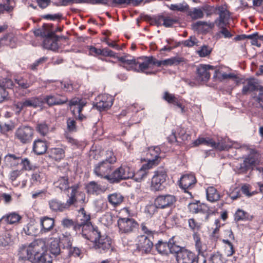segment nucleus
Returning a JSON list of instances; mask_svg holds the SVG:
<instances>
[{
  "instance_id": "nucleus-48",
  "label": "nucleus",
  "mask_w": 263,
  "mask_h": 263,
  "mask_svg": "<svg viewBox=\"0 0 263 263\" xmlns=\"http://www.w3.org/2000/svg\"><path fill=\"white\" fill-rule=\"evenodd\" d=\"M174 238L175 237H173L169 240L170 252L172 253H176V255H177L180 251H182V250L184 248H181L177 245L176 241L174 240Z\"/></svg>"
},
{
  "instance_id": "nucleus-25",
  "label": "nucleus",
  "mask_w": 263,
  "mask_h": 263,
  "mask_svg": "<svg viewBox=\"0 0 263 263\" xmlns=\"http://www.w3.org/2000/svg\"><path fill=\"white\" fill-rule=\"evenodd\" d=\"M257 160V157L256 154H251L247 158H246L242 163H240L236 166L239 170V173L246 171L251 166L254 165Z\"/></svg>"
},
{
  "instance_id": "nucleus-4",
  "label": "nucleus",
  "mask_w": 263,
  "mask_h": 263,
  "mask_svg": "<svg viewBox=\"0 0 263 263\" xmlns=\"http://www.w3.org/2000/svg\"><path fill=\"white\" fill-rule=\"evenodd\" d=\"M112 171V164H109V162L104 161H102L96 164L93 170L94 173L96 176L105 179L109 182Z\"/></svg>"
},
{
  "instance_id": "nucleus-52",
  "label": "nucleus",
  "mask_w": 263,
  "mask_h": 263,
  "mask_svg": "<svg viewBox=\"0 0 263 263\" xmlns=\"http://www.w3.org/2000/svg\"><path fill=\"white\" fill-rule=\"evenodd\" d=\"M170 8L172 10H177L180 12H184L189 10V6L186 3L178 4H172Z\"/></svg>"
},
{
  "instance_id": "nucleus-56",
  "label": "nucleus",
  "mask_w": 263,
  "mask_h": 263,
  "mask_svg": "<svg viewBox=\"0 0 263 263\" xmlns=\"http://www.w3.org/2000/svg\"><path fill=\"white\" fill-rule=\"evenodd\" d=\"M160 20L163 21V25L166 27H172L173 24L177 22V20L176 19L171 18L170 17L161 16Z\"/></svg>"
},
{
  "instance_id": "nucleus-16",
  "label": "nucleus",
  "mask_w": 263,
  "mask_h": 263,
  "mask_svg": "<svg viewBox=\"0 0 263 263\" xmlns=\"http://www.w3.org/2000/svg\"><path fill=\"white\" fill-rule=\"evenodd\" d=\"M137 246L139 251L148 253L151 251L153 243L147 236L142 235L137 237Z\"/></svg>"
},
{
  "instance_id": "nucleus-15",
  "label": "nucleus",
  "mask_w": 263,
  "mask_h": 263,
  "mask_svg": "<svg viewBox=\"0 0 263 263\" xmlns=\"http://www.w3.org/2000/svg\"><path fill=\"white\" fill-rule=\"evenodd\" d=\"M63 237L60 238L62 241H65L64 242L66 245L65 247L67 248L68 251V257L74 256L78 257L80 254V250L77 247H72V237L69 234L66 233L65 234H62Z\"/></svg>"
},
{
  "instance_id": "nucleus-62",
  "label": "nucleus",
  "mask_w": 263,
  "mask_h": 263,
  "mask_svg": "<svg viewBox=\"0 0 263 263\" xmlns=\"http://www.w3.org/2000/svg\"><path fill=\"white\" fill-rule=\"evenodd\" d=\"M190 228L193 231H198L200 228L199 223L197 222L194 219L191 218L188 221Z\"/></svg>"
},
{
  "instance_id": "nucleus-49",
  "label": "nucleus",
  "mask_w": 263,
  "mask_h": 263,
  "mask_svg": "<svg viewBox=\"0 0 263 263\" xmlns=\"http://www.w3.org/2000/svg\"><path fill=\"white\" fill-rule=\"evenodd\" d=\"M235 219L236 221L247 220L251 219L249 214L243 210H238L235 214Z\"/></svg>"
},
{
  "instance_id": "nucleus-33",
  "label": "nucleus",
  "mask_w": 263,
  "mask_h": 263,
  "mask_svg": "<svg viewBox=\"0 0 263 263\" xmlns=\"http://www.w3.org/2000/svg\"><path fill=\"white\" fill-rule=\"evenodd\" d=\"M189 208L193 213H202L206 214L205 218L208 219L210 212L209 208L205 204L198 205L195 203H192L189 205Z\"/></svg>"
},
{
  "instance_id": "nucleus-44",
  "label": "nucleus",
  "mask_w": 263,
  "mask_h": 263,
  "mask_svg": "<svg viewBox=\"0 0 263 263\" xmlns=\"http://www.w3.org/2000/svg\"><path fill=\"white\" fill-rule=\"evenodd\" d=\"M36 130L43 136L47 135L50 131V127L46 122H43L38 123L36 126Z\"/></svg>"
},
{
  "instance_id": "nucleus-14",
  "label": "nucleus",
  "mask_w": 263,
  "mask_h": 263,
  "mask_svg": "<svg viewBox=\"0 0 263 263\" xmlns=\"http://www.w3.org/2000/svg\"><path fill=\"white\" fill-rule=\"evenodd\" d=\"M43 101L49 106H52L65 104L68 101V99L65 96L56 93L45 96Z\"/></svg>"
},
{
  "instance_id": "nucleus-64",
  "label": "nucleus",
  "mask_w": 263,
  "mask_h": 263,
  "mask_svg": "<svg viewBox=\"0 0 263 263\" xmlns=\"http://www.w3.org/2000/svg\"><path fill=\"white\" fill-rule=\"evenodd\" d=\"M67 128L70 132L76 130V121L74 120L69 118L67 121Z\"/></svg>"
},
{
  "instance_id": "nucleus-46",
  "label": "nucleus",
  "mask_w": 263,
  "mask_h": 263,
  "mask_svg": "<svg viewBox=\"0 0 263 263\" xmlns=\"http://www.w3.org/2000/svg\"><path fill=\"white\" fill-rule=\"evenodd\" d=\"M12 239L9 232H6L0 236V246L6 247L10 245Z\"/></svg>"
},
{
  "instance_id": "nucleus-9",
  "label": "nucleus",
  "mask_w": 263,
  "mask_h": 263,
  "mask_svg": "<svg viewBox=\"0 0 263 263\" xmlns=\"http://www.w3.org/2000/svg\"><path fill=\"white\" fill-rule=\"evenodd\" d=\"M81 230L82 236L94 243L102 236L98 228L91 223L85 225Z\"/></svg>"
},
{
  "instance_id": "nucleus-18",
  "label": "nucleus",
  "mask_w": 263,
  "mask_h": 263,
  "mask_svg": "<svg viewBox=\"0 0 263 263\" xmlns=\"http://www.w3.org/2000/svg\"><path fill=\"white\" fill-rule=\"evenodd\" d=\"M196 258L194 253L185 249H183L176 255L177 263H193Z\"/></svg>"
},
{
  "instance_id": "nucleus-24",
  "label": "nucleus",
  "mask_w": 263,
  "mask_h": 263,
  "mask_svg": "<svg viewBox=\"0 0 263 263\" xmlns=\"http://www.w3.org/2000/svg\"><path fill=\"white\" fill-rule=\"evenodd\" d=\"M95 247L100 253H105L111 248V241L109 238L102 236L95 243Z\"/></svg>"
},
{
  "instance_id": "nucleus-63",
  "label": "nucleus",
  "mask_w": 263,
  "mask_h": 263,
  "mask_svg": "<svg viewBox=\"0 0 263 263\" xmlns=\"http://www.w3.org/2000/svg\"><path fill=\"white\" fill-rule=\"evenodd\" d=\"M227 25H221V26H217L221 30L219 33L222 34L225 38H230L232 35L230 32L226 28Z\"/></svg>"
},
{
  "instance_id": "nucleus-8",
  "label": "nucleus",
  "mask_w": 263,
  "mask_h": 263,
  "mask_svg": "<svg viewBox=\"0 0 263 263\" xmlns=\"http://www.w3.org/2000/svg\"><path fill=\"white\" fill-rule=\"evenodd\" d=\"M118 226L121 234H129L137 229L138 224L133 218H120L118 220Z\"/></svg>"
},
{
  "instance_id": "nucleus-36",
  "label": "nucleus",
  "mask_w": 263,
  "mask_h": 263,
  "mask_svg": "<svg viewBox=\"0 0 263 263\" xmlns=\"http://www.w3.org/2000/svg\"><path fill=\"white\" fill-rule=\"evenodd\" d=\"M207 199L210 202H215L220 199V194L213 186H209L206 190Z\"/></svg>"
},
{
  "instance_id": "nucleus-20",
  "label": "nucleus",
  "mask_w": 263,
  "mask_h": 263,
  "mask_svg": "<svg viewBox=\"0 0 263 263\" xmlns=\"http://www.w3.org/2000/svg\"><path fill=\"white\" fill-rule=\"evenodd\" d=\"M152 57H142L137 60V66L135 71L145 72V70L152 67ZM146 74L148 73L146 72Z\"/></svg>"
},
{
  "instance_id": "nucleus-3",
  "label": "nucleus",
  "mask_w": 263,
  "mask_h": 263,
  "mask_svg": "<svg viewBox=\"0 0 263 263\" xmlns=\"http://www.w3.org/2000/svg\"><path fill=\"white\" fill-rule=\"evenodd\" d=\"M133 176L134 171L132 168L127 165H121L112 171L110 183H118L122 180L133 178Z\"/></svg>"
},
{
  "instance_id": "nucleus-13",
  "label": "nucleus",
  "mask_w": 263,
  "mask_h": 263,
  "mask_svg": "<svg viewBox=\"0 0 263 263\" xmlns=\"http://www.w3.org/2000/svg\"><path fill=\"white\" fill-rule=\"evenodd\" d=\"M200 144H204L212 148L217 149L219 151H223L228 146L223 145L221 144V142H218L217 143L210 138L199 137L197 140H195L193 142V145L194 146H197Z\"/></svg>"
},
{
  "instance_id": "nucleus-30",
  "label": "nucleus",
  "mask_w": 263,
  "mask_h": 263,
  "mask_svg": "<svg viewBox=\"0 0 263 263\" xmlns=\"http://www.w3.org/2000/svg\"><path fill=\"white\" fill-rule=\"evenodd\" d=\"M148 165H149V163L143 164L139 170H138L135 174L134 173L133 177L135 181L137 182H140L146 177L148 173V170L152 167Z\"/></svg>"
},
{
  "instance_id": "nucleus-17",
  "label": "nucleus",
  "mask_w": 263,
  "mask_h": 263,
  "mask_svg": "<svg viewBox=\"0 0 263 263\" xmlns=\"http://www.w3.org/2000/svg\"><path fill=\"white\" fill-rule=\"evenodd\" d=\"M97 101L96 106L100 111L109 108L113 103L112 96L106 94L99 96Z\"/></svg>"
},
{
  "instance_id": "nucleus-23",
  "label": "nucleus",
  "mask_w": 263,
  "mask_h": 263,
  "mask_svg": "<svg viewBox=\"0 0 263 263\" xmlns=\"http://www.w3.org/2000/svg\"><path fill=\"white\" fill-rule=\"evenodd\" d=\"M214 67L210 65H200L197 68V78L201 81H208L210 78V70Z\"/></svg>"
},
{
  "instance_id": "nucleus-54",
  "label": "nucleus",
  "mask_w": 263,
  "mask_h": 263,
  "mask_svg": "<svg viewBox=\"0 0 263 263\" xmlns=\"http://www.w3.org/2000/svg\"><path fill=\"white\" fill-rule=\"evenodd\" d=\"M216 23L214 22H205V21H198L196 22L193 25V28L198 29L201 26H206L210 29H213Z\"/></svg>"
},
{
  "instance_id": "nucleus-59",
  "label": "nucleus",
  "mask_w": 263,
  "mask_h": 263,
  "mask_svg": "<svg viewBox=\"0 0 263 263\" xmlns=\"http://www.w3.org/2000/svg\"><path fill=\"white\" fill-rule=\"evenodd\" d=\"M258 96L254 98L255 101L258 103V107L263 108V87L260 86Z\"/></svg>"
},
{
  "instance_id": "nucleus-12",
  "label": "nucleus",
  "mask_w": 263,
  "mask_h": 263,
  "mask_svg": "<svg viewBox=\"0 0 263 263\" xmlns=\"http://www.w3.org/2000/svg\"><path fill=\"white\" fill-rule=\"evenodd\" d=\"M216 10L218 11L219 14V17L215 20L217 26L227 25L229 24L230 16L227 6L223 5L218 6L216 7Z\"/></svg>"
},
{
  "instance_id": "nucleus-47",
  "label": "nucleus",
  "mask_w": 263,
  "mask_h": 263,
  "mask_svg": "<svg viewBox=\"0 0 263 263\" xmlns=\"http://www.w3.org/2000/svg\"><path fill=\"white\" fill-rule=\"evenodd\" d=\"M214 77H217L219 80L222 81L228 79H236V76L232 73H222L221 71L217 70L215 71V74L214 75Z\"/></svg>"
},
{
  "instance_id": "nucleus-11",
  "label": "nucleus",
  "mask_w": 263,
  "mask_h": 263,
  "mask_svg": "<svg viewBox=\"0 0 263 263\" xmlns=\"http://www.w3.org/2000/svg\"><path fill=\"white\" fill-rule=\"evenodd\" d=\"M59 36L55 34L54 31L51 30L48 32V35L45 38L43 46L46 49L53 51H57L59 48L57 43Z\"/></svg>"
},
{
  "instance_id": "nucleus-55",
  "label": "nucleus",
  "mask_w": 263,
  "mask_h": 263,
  "mask_svg": "<svg viewBox=\"0 0 263 263\" xmlns=\"http://www.w3.org/2000/svg\"><path fill=\"white\" fill-rule=\"evenodd\" d=\"M15 82L22 89H27L32 85V84L28 82L27 80L21 77L15 78Z\"/></svg>"
},
{
  "instance_id": "nucleus-50",
  "label": "nucleus",
  "mask_w": 263,
  "mask_h": 263,
  "mask_svg": "<svg viewBox=\"0 0 263 263\" xmlns=\"http://www.w3.org/2000/svg\"><path fill=\"white\" fill-rule=\"evenodd\" d=\"M13 82L10 79H6L5 81H0V87H2V91L3 93V99L5 98L8 96V92L6 91L4 87L10 88L13 86Z\"/></svg>"
},
{
  "instance_id": "nucleus-51",
  "label": "nucleus",
  "mask_w": 263,
  "mask_h": 263,
  "mask_svg": "<svg viewBox=\"0 0 263 263\" xmlns=\"http://www.w3.org/2000/svg\"><path fill=\"white\" fill-rule=\"evenodd\" d=\"M114 216L112 214L109 212L106 213L101 218V222L106 226H110L113 222Z\"/></svg>"
},
{
  "instance_id": "nucleus-35",
  "label": "nucleus",
  "mask_w": 263,
  "mask_h": 263,
  "mask_svg": "<svg viewBox=\"0 0 263 263\" xmlns=\"http://www.w3.org/2000/svg\"><path fill=\"white\" fill-rule=\"evenodd\" d=\"M244 84L242 89V93L247 95L250 91H253L256 89V84L254 79L252 78L247 79L243 83Z\"/></svg>"
},
{
  "instance_id": "nucleus-6",
  "label": "nucleus",
  "mask_w": 263,
  "mask_h": 263,
  "mask_svg": "<svg viewBox=\"0 0 263 263\" xmlns=\"http://www.w3.org/2000/svg\"><path fill=\"white\" fill-rule=\"evenodd\" d=\"M70 106H73L72 110L76 119L82 121L86 119V116L81 113L83 108L86 105V101L78 98H73L69 101Z\"/></svg>"
},
{
  "instance_id": "nucleus-26",
  "label": "nucleus",
  "mask_w": 263,
  "mask_h": 263,
  "mask_svg": "<svg viewBox=\"0 0 263 263\" xmlns=\"http://www.w3.org/2000/svg\"><path fill=\"white\" fill-rule=\"evenodd\" d=\"M47 148L48 146L46 142L41 139H36L33 143L32 151L37 155H41L45 153Z\"/></svg>"
},
{
  "instance_id": "nucleus-22",
  "label": "nucleus",
  "mask_w": 263,
  "mask_h": 263,
  "mask_svg": "<svg viewBox=\"0 0 263 263\" xmlns=\"http://www.w3.org/2000/svg\"><path fill=\"white\" fill-rule=\"evenodd\" d=\"M160 154V149L158 146L149 148L147 154V163H149V165L152 167L158 164L161 159L159 156Z\"/></svg>"
},
{
  "instance_id": "nucleus-19",
  "label": "nucleus",
  "mask_w": 263,
  "mask_h": 263,
  "mask_svg": "<svg viewBox=\"0 0 263 263\" xmlns=\"http://www.w3.org/2000/svg\"><path fill=\"white\" fill-rule=\"evenodd\" d=\"M89 220V215L86 214L84 208H81L79 211L77 223L74 225V230L76 231H80L85 225L91 224Z\"/></svg>"
},
{
  "instance_id": "nucleus-31",
  "label": "nucleus",
  "mask_w": 263,
  "mask_h": 263,
  "mask_svg": "<svg viewBox=\"0 0 263 263\" xmlns=\"http://www.w3.org/2000/svg\"><path fill=\"white\" fill-rule=\"evenodd\" d=\"M49 204L50 209L55 212H62L70 207L67 200L65 203H62L57 200H52L49 201Z\"/></svg>"
},
{
  "instance_id": "nucleus-7",
  "label": "nucleus",
  "mask_w": 263,
  "mask_h": 263,
  "mask_svg": "<svg viewBox=\"0 0 263 263\" xmlns=\"http://www.w3.org/2000/svg\"><path fill=\"white\" fill-rule=\"evenodd\" d=\"M71 189V192L67 199L70 206L77 202L85 203L87 202L85 193L80 189L78 185L72 186Z\"/></svg>"
},
{
  "instance_id": "nucleus-38",
  "label": "nucleus",
  "mask_w": 263,
  "mask_h": 263,
  "mask_svg": "<svg viewBox=\"0 0 263 263\" xmlns=\"http://www.w3.org/2000/svg\"><path fill=\"white\" fill-rule=\"evenodd\" d=\"M85 187L88 194L97 195L101 190V185L94 181L87 183Z\"/></svg>"
},
{
  "instance_id": "nucleus-53",
  "label": "nucleus",
  "mask_w": 263,
  "mask_h": 263,
  "mask_svg": "<svg viewBox=\"0 0 263 263\" xmlns=\"http://www.w3.org/2000/svg\"><path fill=\"white\" fill-rule=\"evenodd\" d=\"M182 61L181 58L178 57H172L164 60H162V64L164 66H171L177 65Z\"/></svg>"
},
{
  "instance_id": "nucleus-1",
  "label": "nucleus",
  "mask_w": 263,
  "mask_h": 263,
  "mask_svg": "<svg viewBox=\"0 0 263 263\" xmlns=\"http://www.w3.org/2000/svg\"><path fill=\"white\" fill-rule=\"evenodd\" d=\"M46 250L45 240L42 238L37 239L28 246H22L20 247L18 252L19 258L35 263L39 258L45 255Z\"/></svg>"
},
{
  "instance_id": "nucleus-10",
  "label": "nucleus",
  "mask_w": 263,
  "mask_h": 263,
  "mask_svg": "<svg viewBox=\"0 0 263 263\" xmlns=\"http://www.w3.org/2000/svg\"><path fill=\"white\" fill-rule=\"evenodd\" d=\"M175 201L174 196L166 194L157 196L155 199L154 204L157 208L165 209L171 206Z\"/></svg>"
},
{
  "instance_id": "nucleus-5",
  "label": "nucleus",
  "mask_w": 263,
  "mask_h": 263,
  "mask_svg": "<svg viewBox=\"0 0 263 263\" xmlns=\"http://www.w3.org/2000/svg\"><path fill=\"white\" fill-rule=\"evenodd\" d=\"M33 129L28 126L18 127L15 132V138L22 144L30 143L33 138Z\"/></svg>"
},
{
  "instance_id": "nucleus-27",
  "label": "nucleus",
  "mask_w": 263,
  "mask_h": 263,
  "mask_svg": "<svg viewBox=\"0 0 263 263\" xmlns=\"http://www.w3.org/2000/svg\"><path fill=\"white\" fill-rule=\"evenodd\" d=\"M41 234L49 232L53 229L54 226V221L53 218L44 217L40 219Z\"/></svg>"
},
{
  "instance_id": "nucleus-21",
  "label": "nucleus",
  "mask_w": 263,
  "mask_h": 263,
  "mask_svg": "<svg viewBox=\"0 0 263 263\" xmlns=\"http://www.w3.org/2000/svg\"><path fill=\"white\" fill-rule=\"evenodd\" d=\"M196 182V179L194 175L187 174L183 175L180 180L179 185L185 192L188 193L187 190L191 189Z\"/></svg>"
},
{
  "instance_id": "nucleus-32",
  "label": "nucleus",
  "mask_w": 263,
  "mask_h": 263,
  "mask_svg": "<svg viewBox=\"0 0 263 263\" xmlns=\"http://www.w3.org/2000/svg\"><path fill=\"white\" fill-rule=\"evenodd\" d=\"M24 231L28 235L37 236L41 234V230L38 225L33 221L28 223L24 228Z\"/></svg>"
},
{
  "instance_id": "nucleus-29",
  "label": "nucleus",
  "mask_w": 263,
  "mask_h": 263,
  "mask_svg": "<svg viewBox=\"0 0 263 263\" xmlns=\"http://www.w3.org/2000/svg\"><path fill=\"white\" fill-rule=\"evenodd\" d=\"M24 106L26 107H32L36 108L41 106L44 103V101L40 97H34L25 99L23 100Z\"/></svg>"
},
{
  "instance_id": "nucleus-57",
  "label": "nucleus",
  "mask_w": 263,
  "mask_h": 263,
  "mask_svg": "<svg viewBox=\"0 0 263 263\" xmlns=\"http://www.w3.org/2000/svg\"><path fill=\"white\" fill-rule=\"evenodd\" d=\"M194 239L195 242V247L197 251L199 254H202L204 252V249L200 241V237L196 234H194Z\"/></svg>"
},
{
  "instance_id": "nucleus-60",
  "label": "nucleus",
  "mask_w": 263,
  "mask_h": 263,
  "mask_svg": "<svg viewBox=\"0 0 263 263\" xmlns=\"http://www.w3.org/2000/svg\"><path fill=\"white\" fill-rule=\"evenodd\" d=\"M212 48L208 46L203 45L201 47V49L198 51V53L200 57H204L211 52Z\"/></svg>"
},
{
  "instance_id": "nucleus-34",
  "label": "nucleus",
  "mask_w": 263,
  "mask_h": 263,
  "mask_svg": "<svg viewBox=\"0 0 263 263\" xmlns=\"http://www.w3.org/2000/svg\"><path fill=\"white\" fill-rule=\"evenodd\" d=\"M107 199L110 204L116 207L123 202L124 197L119 193H114L108 195Z\"/></svg>"
},
{
  "instance_id": "nucleus-42",
  "label": "nucleus",
  "mask_w": 263,
  "mask_h": 263,
  "mask_svg": "<svg viewBox=\"0 0 263 263\" xmlns=\"http://www.w3.org/2000/svg\"><path fill=\"white\" fill-rule=\"evenodd\" d=\"M56 187L59 188L61 190H66L69 188L68 179L67 176L60 177L54 182Z\"/></svg>"
},
{
  "instance_id": "nucleus-61",
  "label": "nucleus",
  "mask_w": 263,
  "mask_h": 263,
  "mask_svg": "<svg viewBox=\"0 0 263 263\" xmlns=\"http://www.w3.org/2000/svg\"><path fill=\"white\" fill-rule=\"evenodd\" d=\"M163 98L168 103L173 104L174 102H176L175 101L177 99L174 95L170 93L167 91L164 92Z\"/></svg>"
},
{
  "instance_id": "nucleus-41",
  "label": "nucleus",
  "mask_w": 263,
  "mask_h": 263,
  "mask_svg": "<svg viewBox=\"0 0 263 263\" xmlns=\"http://www.w3.org/2000/svg\"><path fill=\"white\" fill-rule=\"evenodd\" d=\"M155 246L158 252L162 255H167L170 252L169 241L166 242L159 241Z\"/></svg>"
},
{
  "instance_id": "nucleus-39",
  "label": "nucleus",
  "mask_w": 263,
  "mask_h": 263,
  "mask_svg": "<svg viewBox=\"0 0 263 263\" xmlns=\"http://www.w3.org/2000/svg\"><path fill=\"white\" fill-rule=\"evenodd\" d=\"M49 156L55 160H60L65 157V152L62 148H53L49 149Z\"/></svg>"
},
{
  "instance_id": "nucleus-28",
  "label": "nucleus",
  "mask_w": 263,
  "mask_h": 263,
  "mask_svg": "<svg viewBox=\"0 0 263 263\" xmlns=\"http://www.w3.org/2000/svg\"><path fill=\"white\" fill-rule=\"evenodd\" d=\"M118 60L123 63L124 67L126 68L128 70H134L137 66V60L129 55H125L123 57H117Z\"/></svg>"
},
{
  "instance_id": "nucleus-58",
  "label": "nucleus",
  "mask_w": 263,
  "mask_h": 263,
  "mask_svg": "<svg viewBox=\"0 0 263 263\" xmlns=\"http://www.w3.org/2000/svg\"><path fill=\"white\" fill-rule=\"evenodd\" d=\"M106 158L104 161L109 162V164H112L116 162L117 159L111 151H107L106 152Z\"/></svg>"
},
{
  "instance_id": "nucleus-2",
  "label": "nucleus",
  "mask_w": 263,
  "mask_h": 263,
  "mask_svg": "<svg viewBox=\"0 0 263 263\" xmlns=\"http://www.w3.org/2000/svg\"><path fill=\"white\" fill-rule=\"evenodd\" d=\"M167 175L166 171L162 168H159L154 172L152 178L151 189L153 191L163 190L165 187Z\"/></svg>"
},
{
  "instance_id": "nucleus-43",
  "label": "nucleus",
  "mask_w": 263,
  "mask_h": 263,
  "mask_svg": "<svg viewBox=\"0 0 263 263\" xmlns=\"http://www.w3.org/2000/svg\"><path fill=\"white\" fill-rule=\"evenodd\" d=\"M187 15L189 16L192 20H196L203 18L204 13L201 9L194 8L193 9L187 11Z\"/></svg>"
},
{
  "instance_id": "nucleus-37",
  "label": "nucleus",
  "mask_w": 263,
  "mask_h": 263,
  "mask_svg": "<svg viewBox=\"0 0 263 263\" xmlns=\"http://www.w3.org/2000/svg\"><path fill=\"white\" fill-rule=\"evenodd\" d=\"M49 251L50 254L54 257L60 255L61 249L58 239L55 238L52 240L49 247Z\"/></svg>"
},
{
  "instance_id": "nucleus-45",
  "label": "nucleus",
  "mask_w": 263,
  "mask_h": 263,
  "mask_svg": "<svg viewBox=\"0 0 263 263\" xmlns=\"http://www.w3.org/2000/svg\"><path fill=\"white\" fill-rule=\"evenodd\" d=\"M21 158L16 156L14 154H8L4 158V161L7 165L10 166H14L18 164Z\"/></svg>"
},
{
  "instance_id": "nucleus-40",
  "label": "nucleus",
  "mask_w": 263,
  "mask_h": 263,
  "mask_svg": "<svg viewBox=\"0 0 263 263\" xmlns=\"http://www.w3.org/2000/svg\"><path fill=\"white\" fill-rule=\"evenodd\" d=\"M5 218V221L10 224L18 222L21 219V216L15 212H12L3 216Z\"/></svg>"
}]
</instances>
